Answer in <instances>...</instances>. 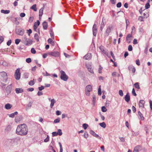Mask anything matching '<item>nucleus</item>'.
<instances>
[{
    "label": "nucleus",
    "mask_w": 152,
    "mask_h": 152,
    "mask_svg": "<svg viewBox=\"0 0 152 152\" xmlns=\"http://www.w3.org/2000/svg\"><path fill=\"white\" fill-rule=\"evenodd\" d=\"M49 140V137L48 135H47V137L44 140V141L45 142H47Z\"/></svg>",
    "instance_id": "obj_49"
},
{
    "label": "nucleus",
    "mask_w": 152,
    "mask_h": 152,
    "mask_svg": "<svg viewBox=\"0 0 152 152\" xmlns=\"http://www.w3.org/2000/svg\"><path fill=\"white\" fill-rule=\"evenodd\" d=\"M16 93L17 94H19L20 93H23V90L22 88H17L15 90Z\"/></svg>",
    "instance_id": "obj_21"
},
{
    "label": "nucleus",
    "mask_w": 152,
    "mask_h": 152,
    "mask_svg": "<svg viewBox=\"0 0 152 152\" xmlns=\"http://www.w3.org/2000/svg\"><path fill=\"white\" fill-rule=\"evenodd\" d=\"M10 10H1V13L5 14L10 13Z\"/></svg>",
    "instance_id": "obj_30"
},
{
    "label": "nucleus",
    "mask_w": 152,
    "mask_h": 152,
    "mask_svg": "<svg viewBox=\"0 0 152 152\" xmlns=\"http://www.w3.org/2000/svg\"><path fill=\"white\" fill-rule=\"evenodd\" d=\"M60 121V118H58L54 120V122L55 123H57L59 122Z\"/></svg>",
    "instance_id": "obj_40"
},
{
    "label": "nucleus",
    "mask_w": 152,
    "mask_h": 152,
    "mask_svg": "<svg viewBox=\"0 0 152 152\" xmlns=\"http://www.w3.org/2000/svg\"><path fill=\"white\" fill-rule=\"evenodd\" d=\"M60 73L61 79L64 81H66L68 79V77L65 72L63 70H61Z\"/></svg>",
    "instance_id": "obj_3"
},
{
    "label": "nucleus",
    "mask_w": 152,
    "mask_h": 152,
    "mask_svg": "<svg viewBox=\"0 0 152 152\" xmlns=\"http://www.w3.org/2000/svg\"><path fill=\"white\" fill-rule=\"evenodd\" d=\"M132 94L134 96H137V94L136 93L135 90H134V88H133V89H132Z\"/></svg>",
    "instance_id": "obj_54"
},
{
    "label": "nucleus",
    "mask_w": 152,
    "mask_h": 152,
    "mask_svg": "<svg viewBox=\"0 0 152 152\" xmlns=\"http://www.w3.org/2000/svg\"><path fill=\"white\" fill-rule=\"evenodd\" d=\"M15 32L16 34L19 35H23L24 34V31L21 28L17 29L16 30Z\"/></svg>",
    "instance_id": "obj_9"
},
{
    "label": "nucleus",
    "mask_w": 152,
    "mask_h": 152,
    "mask_svg": "<svg viewBox=\"0 0 152 152\" xmlns=\"http://www.w3.org/2000/svg\"><path fill=\"white\" fill-rule=\"evenodd\" d=\"M50 34L51 38L53 39H54V33L53 32L52 30L51 29H50Z\"/></svg>",
    "instance_id": "obj_31"
},
{
    "label": "nucleus",
    "mask_w": 152,
    "mask_h": 152,
    "mask_svg": "<svg viewBox=\"0 0 152 152\" xmlns=\"http://www.w3.org/2000/svg\"><path fill=\"white\" fill-rule=\"evenodd\" d=\"M83 126L84 129H87V128L88 126L86 124H84L83 125Z\"/></svg>",
    "instance_id": "obj_44"
},
{
    "label": "nucleus",
    "mask_w": 152,
    "mask_h": 152,
    "mask_svg": "<svg viewBox=\"0 0 152 152\" xmlns=\"http://www.w3.org/2000/svg\"><path fill=\"white\" fill-rule=\"evenodd\" d=\"M92 55L91 53H88L85 55L83 57L84 59L86 60H89L91 58Z\"/></svg>",
    "instance_id": "obj_13"
},
{
    "label": "nucleus",
    "mask_w": 152,
    "mask_h": 152,
    "mask_svg": "<svg viewBox=\"0 0 152 152\" xmlns=\"http://www.w3.org/2000/svg\"><path fill=\"white\" fill-rule=\"evenodd\" d=\"M4 40V38L2 36H0V44L2 43Z\"/></svg>",
    "instance_id": "obj_56"
},
{
    "label": "nucleus",
    "mask_w": 152,
    "mask_h": 152,
    "mask_svg": "<svg viewBox=\"0 0 152 152\" xmlns=\"http://www.w3.org/2000/svg\"><path fill=\"white\" fill-rule=\"evenodd\" d=\"M93 97V100L92 102H93V104H95V102H96V96L95 95H93L92 96Z\"/></svg>",
    "instance_id": "obj_43"
},
{
    "label": "nucleus",
    "mask_w": 152,
    "mask_h": 152,
    "mask_svg": "<svg viewBox=\"0 0 152 152\" xmlns=\"http://www.w3.org/2000/svg\"><path fill=\"white\" fill-rule=\"evenodd\" d=\"M28 132V128L27 125L24 124L18 125L16 130V133L21 136H25Z\"/></svg>",
    "instance_id": "obj_1"
},
{
    "label": "nucleus",
    "mask_w": 152,
    "mask_h": 152,
    "mask_svg": "<svg viewBox=\"0 0 152 152\" xmlns=\"http://www.w3.org/2000/svg\"><path fill=\"white\" fill-rule=\"evenodd\" d=\"M114 28V27L112 25H110L108 26L105 31L104 34V36L105 37L108 36L110 35V34L113 30Z\"/></svg>",
    "instance_id": "obj_2"
},
{
    "label": "nucleus",
    "mask_w": 152,
    "mask_h": 152,
    "mask_svg": "<svg viewBox=\"0 0 152 152\" xmlns=\"http://www.w3.org/2000/svg\"><path fill=\"white\" fill-rule=\"evenodd\" d=\"M105 25V23L103 22V20H102V21L101 24V25H100V30L101 31H102L103 29L104 28Z\"/></svg>",
    "instance_id": "obj_28"
},
{
    "label": "nucleus",
    "mask_w": 152,
    "mask_h": 152,
    "mask_svg": "<svg viewBox=\"0 0 152 152\" xmlns=\"http://www.w3.org/2000/svg\"><path fill=\"white\" fill-rule=\"evenodd\" d=\"M52 134L53 137L57 136L58 135L57 132H53Z\"/></svg>",
    "instance_id": "obj_59"
},
{
    "label": "nucleus",
    "mask_w": 152,
    "mask_h": 152,
    "mask_svg": "<svg viewBox=\"0 0 152 152\" xmlns=\"http://www.w3.org/2000/svg\"><path fill=\"white\" fill-rule=\"evenodd\" d=\"M20 69L18 68L16 70L14 76L15 79L17 80L20 79Z\"/></svg>",
    "instance_id": "obj_5"
},
{
    "label": "nucleus",
    "mask_w": 152,
    "mask_h": 152,
    "mask_svg": "<svg viewBox=\"0 0 152 152\" xmlns=\"http://www.w3.org/2000/svg\"><path fill=\"white\" fill-rule=\"evenodd\" d=\"M58 144L60 146V152H62L63 151V148L62 145L61 144V143L60 142H58Z\"/></svg>",
    "instance_id": "obj_45"
},
{
    "label": "nucleus",
    "mask_w": 152,
    "mask_h": 152,
    "mask_svg": "<svg viewBox=\"0 0 152 152\" xmlns=\"http://www.w3.org/2000/svg\"><path fill=\"white\" fill-rule=\"evenodd\" d=\"M27 33L28 34L29 36H30V34L32 32V31L31 29H29V30H27Z\"/></svg>",
    "instance_id": "obj_57"
},
{
    "label": "nucleus",
    "mask_w": 152,
    "mask_h": 152,
    "mask_svg": "<svg viewBox=\"0 0 152 152\" xmlns=\"http://www.w3.org/2000/svg\"><path fill=\"white\" fill-rule=\"evenodd\" d=\"M26 61L27 63H29L31 62V60L30 58H27L26 59Z\"/></svg>",
    "instance_id": "obj_50"
},
{
    "label": "nucleus",
    "mask_w": 152,
    "mask_h": 152,
    "mask_svg": "<svg viewBox=\"0 0 152 152\" xmlns=\"http://www.w3.org/2000/svg\"><path fill=\"white\" fill-rule=\"evenodd\" d=\"M121 2H118V3L117 5V7L118 8L120 7L121 6Z\"/></svg>",
    "instance_id": "obj_61"
},
{
    "label": "nucleus",
    "mask_w": 152,
    "mask_h": 152,
    "mask_svg": "<svg viewBox=\"0 0 152 152\" xmlns=\"http://www.w3.org/2000/svg\"><path fill=\"white\" fill-rule=\"evenodd\" d=\"M20 42V40L19 39H16L15 40V43L16 45H18L19 44V42Z\"/></svg>",
    "instance_id": "obj_51"
},
{
    "label": "nucleus",
    "mask_w": 152,
    "mask_h": 152,
    "mask_svg": "<svg viewBox=\"0 0 152 152\" xmlns=\"http://www.w3.org/2000/svg\"><path fill=\"white\" fill-rule=\"evenodd\" d=\"M18 114V112L17 111L15 112L14 113L8 114V116L9 117L13 118L15 117V115H16Z\"/></svg>",
    "instance_id": "obj_22"
},
{
    "label": "nucleus",
    "mask_w": 152,
    "mask_h": 152,
    "mask_svg": "<svg viewBox=\"0 0 152 152\" xmlns=\"http://www.w3.org/2000/svg\"><path fill=\"white\" fill-rule=\"evenodd\" d=\"M84 137L86 138H87L88 137V134L87 132H85L84 134Z\"/></svg>",
    "instance_id": "obj_60"
},
{
    "label": "nucleus",
    "mask_w": 152,
    "mask_h": 152,
    "mask_svg": "<svg viewBox=\"0 0 152 152\" xmlns=\"http://www.w3.org/2000/svg\"><path fill=\"white\" fill-rule=\"evenodd\" d=\"M57 132L58 134V135L59 136H61L62 134V132L61 129H58V130Z\"/></svg>",
    "instance_id": "obj_37"
},
{
    "label": "nucleus",
    "mask_w": 152,
    "mask_h": 152,
    "mask_svg": "<svg viewBox=\"0 0 152 152\" xmlns=\"http://www.w3.org/2000/svg\"><path fill=\"white\" fill-rule=\"evenodd\" d=\"M12 84H11L8 86L6 88V91L7 95H8L11 92V90L12 89Z\"/></svg>",
    "instance_id": "obj_11"
},
{
    "label": "nucleus",
    "mask_w": 152,
    "mask_h": 152,
    "mask_svg": "<svg viewBox=\"0 0 152 152\" xmlns=\"http://www.w3.org/2000/svg\"><path fill=\"white\" fill-rule=\"evenodd\" d=\"M125 100L127 102H128L130 100V97L129 93H127L126 95L124 97Z\"/></svg>",
    "instance_id": "obj_20"
},
{
    "label": "nucleus",
    "mask_w": 152,
    "mask_h": 152,
    "mask_svg": "<svg viewBox=\"0 0 152 152\" xmlns=\"http://www.w3.org/2000/svg\"><path fill=\"white\" fill-rule=\"evenodd\" d=\"M119 95L122 96H123V92L121 90H120L119 91Z\"/></svg>",
    "instance_id": "obj_52"
},
{
    "label": "nucleus",
    "mask_w": 152,
    "mask_h": 152,
    "mask_svg": "<svg viewBox=\"0 0 152 152\" xmlns=\"http://www.w3.org/2000/svg\"><path fill=\"white\" fill-rule=\"evenodd\" d=\"M134 87L136 88L137 89H140V88L139 83H136L134 84Z\"/></svg>",
    "instance_id": "obj_34"
},
{
    "label": "nucleus",
    "mask_w": 152,
    "mask_h": 152,
    "mask_svg": "<svg viewBox=\"0 0 152 152\" xmlns=\"http://www.w3.org/2000/svg\"><path fill=\"white\" fill-rule=\"evenodd\" d=\"M40 24V22L39 20H37V22H35L34 23V25H35L37 27Z\"/></svg>",
    "instance_id": "obj_48"
},
{
    "label": "nucleus",
    "mask_w": 152,
    "mask_h": 152,
    "mask_svg": "<svg viewBox=\"0 0 152 152\" xmlns=\"http://www.w3.org/2000/svg\"><path fill=\"white\" fill-rule=\"evenodd\" d=\"M99 48L101 51L105 55H107V52L106 50L104 49V47L102 45H101L99 47Z\"/></svg>",
    "instance_id": "obj_14"
},
{
    "label": "nucleus",
    "mask_w": 152,
    "mask_h": 152,
    "mask_svg": "<svg viewBox=\"0 0 152 152\" xmlns=\"http://www.w3.org/2000/svg\"><path fill=\"white\" fill-rule=\"evenodd\" d=\"M34 18L33 16L30 17L28 20V22L30 23H31L33 22Z\"/></svg>",
    "instance_id": "obj_41"
},
{
    "label": "nucleus",
    "mask_w": 152,
    "mask_h": 152,
    "mask_svg": "<svg viewBox=\"0 0 152 152\" xmlns=\"http://www.w3.org/2000/svg\"><path fill=\"white\" fill-rule=\"evenodd\" d=\"M102 92H101V86H99V88H98V94L99 96H100L101 95Z\"/></svg>",
    "instance_id": "obj_42"
},
{
    "label": "nucleus",
    "mask_w": 152,
    "mask_h": 152,
    "mask_svg": "<svg viewBox=\"0 0 152 152\" xmlns=\"http://www.w3.org/2000/svg\"><path fill=\"white\" fill-rule=\"evenodd\" d=\"M150 2V0H148V2H147L145 5V8L146 9H148L150 8V5L149 3V2Z\"/></svg>",
    "instance_id": "obj_32"
},
{
    "label": "nucleus",
    "mask_w": 152,
    "mask_h": 152,
    "mask_svg": "<svg viewBox=\"0 0 152 152\" xmlns=\"http://www.w3.org/2000/svg\"><path fill=\"white\" fill-rule=\"evenodd\" d=\"M0 76L5 79H7V74L4 72H1L0 73Z\"/></svg>",
    "instance_id": "obj_15"
},
{
    "label": "nucleus",
    "mask_w": 152,
    "mask_h": 152,
    "mask_svg": "<svg viewBox=\"0 0 152 152\" xmlns=\"http://www.w3.org/2000/svg\"><path fill=\"white\" fill-rule=\"evenodd\" d=\"M12 107V105L9 103H7L5 105V108L7 110L10 109Z\"/></svg>",
    "instance_id": "obj_24"
},
{
    "label": "nucleus",
    "mask_w": 152,
    "mask_h": 152,
    "mask_svg": "<svg viewBox=\"0 0 152 152\" xmlns=\"http://www.w3.org/2000/svg\"><path fill=\"white\" fill-rule=\"evenodd\" d=\"M86 66L88 69V71L91 73L94 74V72H93V69L92 68V67L90 65H86Z\"/></svg>",
    "instance_id": "obj_18"
},
{
    "label": "nucleus",
    "mask_w": 152,
    "mask_h": 152,
    "mask_svg": "<svg viewBox=\"0 0 152 152\" xmlns=\"http://www.w3.org/2000/svg\"><path fill=\"white\" fill-rule=\"evenodd\" d=\"M151 111H152V101L151 100L149 101Z\"/></svg>",
    "instance_id": "obj_62"
},
{
    "label": "nucleus",
    "mask_w": 152,
    "mask_h": 152,
    "mask_svg": "<svg viewBox=\"0 0 152 152\" xmlns=\"http://www.w3.org/2000/svg\"><path fill=\"white\" fill-rule=\"evenodd\" d=\"M51 103L50 104V107L51 108H52L54 105V104L56 103V100L54 99H51L50 100Z\"/></svg>",
    "instance_id": "obj_25"
},
{
    "label": "nucleus",
    "mask_w": 152,
    "mask_h": 152,
    "mask_svg": "<svg viewBox=\"0 0 152 152\" xmlns=\"http://www.w3.org/2000/svg\"><path fill=\"white\" fill-rule=\"evenodd\" d=\"M92 30L93 35L95 37L97 32V28L96 24H95L94 25L93 27Z\"/></svg>",
    "instance_id": "obj_8"
},
{
    "label": "nucleus",
    "mask_w": 152,
    "mask_h": 152,
    "mask_svg": "<svg viewBox=\"0 0 152 152\" xmlns=\"http://www.w3.org/2000/svg\"><path fill=\"white\" fill-rule=\"evenodd\" d=\"M128 50L129 51H131L132 50V47L131 45H129L128 48Z\"/></svg>",
    "instance_id": "obj_53"
},
{
    "label": "nucleus",
    "mask_w": 152,
    "mask_h": 152,
    "mask_svg": "<svg viewBox=\"0 0 152 152\" xmlns=\"http://www.w3.org/2000/svg\"><path fill=\"white\" fill-rule=\"evenodd\" d=\"M99 125L103 128H105L106 126L105 123L104 122H103L99 124Z\"/></svg>",
    "instance_id": "obj_36"
},
{
    "label": "nucleus",
    "mask_w": 152,
    "mask_h": 152,
    "mask_svg": "<svg viewBox=\"0 0 152 152\" xmlns=\"http://www.w3.org/2000/svg\"><path fill=\"white\" fill-rule=\"evenodd\" d=\"M44 88V87L41 86L40 87H39L38 89L40 91H41Z\"/></svg>",
    "instance_id": "obj_63"
},
{
    "label": "nucleus",
    "mask_w": 152,
    "mask_h": 152,
    "mask_svg": "<svg viewBox=\"0 0 152 152\" xmlns=\"http://www.w3.org/2000/svg\"><path fill=\"white\" fill-rule=\"evenodd\" d=\"M31 52L32 53L35 54L36 53V51L34 48H32L31 49Z\"/></svg>",
    "instance_id": "obj_55"
},
{
    "label": "nucleus",
    "mask_w": 152,
    "mask_h": 152,
    "mask_svg": "<svg viewBox=\"0 0 152 152\" xmlns=\"http://www.w3.org/2000/svg\"><path fill=\"white\" fill-rule=\"evenodd\" d=\"M23 119L22 116L21 115H18L15 117V121L17 123H19Z\"/></svg>",
    "instance_id": "obj_10"
},
{
    "label": "nucleus",
    "mask_w": 152,
    "mask_h": 152,
    "mask_svg": "<svg viewBox=\"0 0 152 152\" xmlns=\"http://www.w3.org/2000/svg\"><path fill=\"white\" fill-rule=\"evenodd\" d=\"M133 152H139V147H135L134 149Z\"/></svg>",
    "instance_id": "obj_46"
},
{
    "label": "nucleus",
    "mask_w": 152,
    "mask_h": 152,
    "mask_svg": "<svg viewBox=\"0 0 152 152\" xmlns=\"http://www.w3.org/2000/svg\"><path fill=\"white\" fill-rule=\"evenodd\" d=\"M43 28L45 30H46L48 28V23L46 21L42 23Z\"/></svg>",
    "instance_id": "obj_23"
},
{
    "label": "nucleus",
    "mask_w": 152,
    "mask_h": 152,
    "mask_svg": "<svg viewBox=\"0 0 152 152\" xmlns=\"http://www.w3.org/2000/svg\"><path fill=\"white\" fill-rule=\"evenodd\" d=\"M90 134H91V135H92L94 136L95 137H96L100 140L101 139V137L100 136H99L98 134H96L92 130H91L90 131Z\"/></svg>",
    "instance_id": "obj_12"
},
{
    "label": "nucleus",
    "mask_w": 152,
    "mask_h": 152,
    "mask_svg": "<svg viewBox=\"0 0 152 152\" xmlns=\"http://www.w3.org/2000/svg\"><path fill=\"white\" fill-rule=\"evenodd\" d=\"M43 10H44L43 8L42 7L39 10V18H40L41 17V16H42V15L43 14Z\"/></svg>",
    "instance_id": "obj_27"
},
{
    "label": "nucleus",
    "mask_w": 152,
    "mask_h": 152,
    "mask_svg": "<svg viewBox=\"0 0 152 152\" xmlns=\"http://www.w3.org/2000/svg\"><path fill=\"white\" fill-rule=\"evenodd\" d=\"M61 112L59 110H57L56 112V114L57 115H61Z\"/></svg>",
    "instance_id": "obj_64"
},
{
    "label": "nucleus",
    "mask_w": 152,
    "mask_h": 152,
    "mask_svg": "<svg viewBox=\"0 0 152 152\" xmlns=\"http://www.w3.org/2000/svg\"><path fill=\"white\" fill-rule=\"evenodd\" d=\"M128 69L130 71H132L133 73H134L136 70L135 68L132 65H130L129 66Z\"/></svg>",
    "instance_id": "obj_16"
},
{
    "label": "nucleus",
    "mask_w": 152,
    "mask_h": 152,
    "mask_svg": "<svg viewBox=\"0 0 152 152\" xmlns=\"http://www.w3.org/2000/svg\"><path fill=\"white\" fill-rule=\"evenodd\" d=\"M92 90V87L91 85H88L86 86L85 88V92L86 96H90V92Z\"/></svg>",
    "instance_id": "obj_4"
},
{
    "label": "nucleus",
    "mask_w": 152,
    "mask_h": 152,
    "mask_svg": "<svg viewBox=\"0 0 152 152\" xmlns=\"http://www.w3.org/2000/svg\"><path fill=\"white\" fill-rule=\"evenodd\" d=\"M24 42L26 43V45H29L32 44L33 41L31 39L27 38L26 37L24 38Z\"/></svg>",
    "instance_id": "obj_7"
},
{
    "label": "nucleus",
    "mask_w": 152,
    "mask_h": 152,
    "mask_svg": "<svg viewBox=\"0 0 152 152\" xmlns=\"http://www.w3.org/2000/svg\"><path fill=\"white\" fill-rule=\"evenodd\" d=\"M102 111L104 112H105L107 111V109L106 107L104 106H102L101 108Z\"/></svg>",
    "instance_id": "obj_47"
},
{
    "label": "nucleus",
    "mask_w": 152,
    "mask_h": 152,
    "mask_svg": "<svg viewBox=\"0 0 152 152\" xmlns=\"http://www.w3.org/2000/svg\"><path fill=\"white\" fill-rule=\"evenodd\" d=\"M103 69V68L101 66H99V73H102V70Z\"/></svg>",
    "instance_id": "obj_58"
},
{
    "label": "nucleus",
    "mask_w": 152,
    "mask_h": 152,
    "mask_svg": "<svg viewBox=\"0 0 152 152\" xmlns=\"http://www.w3.org/2000/svg\"><path fill=\"white\" fill-rule=\"evenodd\" d=\"M132 37V35L131 34H129L126 36V41L129 43H130L131 42V38Z\"/></svg>",
    "instance_id": "obj_19"
},
{
    "label": "nucleus",
    "mask_w": 152,
    "mask_h": 152,
    "mask_svg": "<svg viewBox=\"0 0 152 152\" xmlns=\"http://www.w3.org/2000/svg\"><path fill=\"white\" fill-rule=\"evenodd\" d=\"M48 54L55 57H58L59 56V53L58 51H53L48 53Z\"/></svg>",
    "instance_id": "obj_6"
},
{
    "label": "nucleus",
    "mask_w": 152,
    "mask_h": 152,
    "mask_svg": "<svg viewBox=\"0 0 152 152\" xmlns=\"http://www.w3.org/2000/svg\"><path fill=\"white\" fill-rule=\"evenodd\" d=\"M138 115L139 116L140 118V119L141 121H143L144 119V118L143 116V115L140 112V111H139L138 112Z\"/></svg>",
    "instance_id": "obj_26"
},
{
    "label": "nucleus",
    "mask_w": 152,
    "mask_h": 152,
    "mask_svg": "<svg viewBox=\"0 0 152 152\" xmlns=\"http://www.w3.org/2000/svg\"><path fill=\"white\" fill-rule=\"evenodd\" d=\"M34 38L37 41H39V37L37 34L36 33L35 34L34 36Z\"/></svg>",
    "instance_id": "obj_39"
},
{
    "label": "nucleus",
    "mask_w": 152,
    "mask_h": 152,
    "mask_svg": "<svg viewBox=\"0 0 152 152\" xmlns=\"http://www.w3.org/2000/svg\"><path fill=\"white\" fill-rule=\"evenodd\" d=\"M145 101L143 100H141L140 101L139 106V107L144 108V104H145Z\"/></svg>",
    "instance_id": "obj_17"
},
{
    "label": "nucleus",
    "mask_w": 152,
    "mask_h": 152,
    "mask_svg": "<svg viewBox=\"0 0 152 152\" xmlns=\"http://www.w3.org/2000/svg\"><path fill=\"white\" fill-rule=\"evenodd\" d=\"M13 22L15 24L18 25L19 24V22L17 20V18H14L12 19Z\"/></svg>",
    "instance_id": "obj_29"
},
{
    "label": "nucleus",
    "mask_w": 152,
    "mask_h": 152,
    "mask_svg": "<svg viewBox=\"0 0 152 152\" xmlns=\"http://www.w3.org/2000/svg\"><path fill=\"white\" fill-rule=\"evenodd\" d=\"M48 43L51 44L53 45H54V42L52 40L51 38H49L48 41Z\"/></svg>",
    "instance_id": "obj_35"
},
{
    "label": "nucleus",
    "mask_w": 152,
    "mask_h": 152,
    "mask_svg": "<svg viewBox=\"0 0 152 152\" xmlns=\"http://www.w3.org/2000/svg\"><path fill=\"white\" fill-rule=\"evenodd\" d=\"M31 9L33 10L34 11H36L37 10L36 5V4H34L31 7Z\"/></svg>",
    "instance_id": "obj_33"
},
{
    "label": "nucleus",
    "mask_w": 152,
    "mask_h": 152,
    "mask_svg": "<svg viewBox=\"0 0 152 152\" xmlns=\"http://www.w3.org/2000/svg\"><path fill=\"white\" fill-rule=\"evenodd\" d=\"M34 79H33V80H30V81H29V82L28 83L29 85L30 86L33 85L35 83L34 81Z\"/></svg>",
    "instance_id": "obj_38"
}]
</instances>
